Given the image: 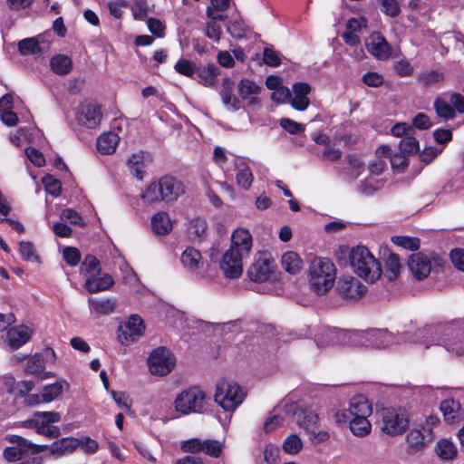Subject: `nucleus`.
Segmentation results:
<instances>
[{
    "label": "nucleus",
    "instance_id": "1",
    "mask_svg": "<svg viewBox=\"0 0 464 464\" xmlns=\"http://www.w3.org/2000/svg\"><path fill=\"white\" fill-rule=\"evenodd\" d=\"M252 248V236L247 229L237 228L231 235L230 247L223 254L219 267L227 278H238L243 272V260Z\"/></svg>",
    "mask_w": 464,
    "mask_h": 464
},
{
    "label": "nucleus",
    "instance_id": "2",
    "mask_svg": "<svg viewBox=\"0 0 464 464\" xmlns=\"http://www.w3.org/2000/svg\"><path fill=\"white\" fill-rule=\"evenodd\" d=\"M419 337L423 338L425 347L429 348V342L441 344L448 352L460 355L464 350V329L460 325L446 324L427 326L417 332Z\"/></svg>",
    "mask_w": 464,
    "mask_h": 464
},
{
    "label": "nucleus",
    "instance_id": "3",
    "mask_svg": "<svg viewBox=\"0 0 464 464\" xmlns=\"http://www.w3.org/2000/svg\"><path fill=\"white\" fill-rule=\"evenodd\" d=\"M183 183L173 176L166 175L150 183L141 198L144 203L154 205L160 202L171 203L184 193Z\"/></svg>",
    "mask_w": 464,
    "mask_h": 464
},
{
    "label": "nucleus",
    "instance_id": "4",
    "mask_svg": "<svg viewBox=\"0 0 464 464\" xmlns=\"http://www.w3.org/2000/svg\"><path fill=\"white\" fill-rule=\"evenodd\" d=\"M336 278L334 264L326 257H314L309 266V283L317 295L326 294Z\"/></svg>",
    "mask_w": 464,
    "mask_h": 464
},
{
    "label": "nucleus",
    "instance_id": "5",
    "mask_svg": "<svg viewBox=\"0 0 464 464\" xmlns=\"http://www.w3.org/2000/svg\"><path fill=\"white\" fill-rule=\"evenodd\" d=\"M350 261L355 274L367 282L373 283L382 275L381 263L365 246H357L351 250Z\"/></svg>",
    "mask_w": 464,
    "mask_h": 464
},
{
    "label": "nucleus",
    "instance_id": "6",
    "mask_svg": "<svg viewBox=\"0 0 464 464\" xmlns=\"http://www.w3.org/2000/svg\"><path fill=\"white\" fill-rule=\"evenodd\" d=\"M207 401L206 392L198 386H191L177 394L173 406L181 415L203 413L206 411Z\"/></svg>",
    "mask_w": 464,
    "mask_h": 464
},
{
    "label": "nucleus",
    "instance_id": "7",
    "mask_svg": "<svg viewBox=\"0 0 464 464\" xmlns=\"http://www.w3.org/2000/svg\"><path fill=\"white\" fill-rule=\"evenodd\" d=\"M380 428L390 436L404 433L410 425L407 411L401 408H383L379 411Z\"/></svg>",
    "mask_w": 464,
    "mask_h": 464
},
{
    "label": "nucleus",
    "instance_id": "8",
    "mask_svg": "<svg viewBox=\"0 0 464 464\" xmlns=\"http://www.w3.org/2000/svg\"><path fill=\"white\" fill-rule=\"evenodd\" d=\"M245 392L235 382L222 381L217 384L215 401L226 411H234L244 401Z\"/></svg>",
    "mask_w": 464,
    "mask_h": 464
},
{
    "label": "nucleus",
    "instance_id": "9",
    "mask_svg": "<svg viewBox=\"0 0 464 464\" xmlns=\"http://www.w3.org/2000/svg\"><path fill=\"white\" fill-rule=\"evenodd\" d=\"M5 440L13 444L4 450V458L9 462L21 459L24 456L38 454L48 449L47 445H38L18 435L8 434Z\"/></svg>",
    "mask_w": 464,
    "mask_h": 464
},
{
    "label": "nucleus",
    "instance_id": "10",
    "mask_svg": "<svg viewBox=\"0 0 464 464\" xmlns=\"http://www.w3.org/2000/svg\"><path fill=\"white\" fill-rule=\"evenodd\" d=\"M372 413V408L365 396L358 394L349 401L347 409L338 410L334 414V421L338 426L347 424L353 418L369 417Z\"/></svg>",
    "mask_w": 464,
    "mask_h": 464
},
{
    "label": "nucleus",
    "instance_id": "11",
    "mask_svg": "<svg viewBox=\"0 0 464 464\" xmlns=\"http://www.w3.org/2000/svg\"><path fill=\"white\" fill-rule=\"evenodd\" d=\"M175 363V358L172 356L171 353L164 347L154 349L148 359L150 372L157 376L168 375L174 368Z\"/></svg>",
    "mask_w": 464,
    "mask_h": 464
},
{
    "label": "nucleus",
    "instance_id": "12",
    "mask_svg": "<svg viewBox=\"0 0 464 464\" xmlns=\"http://www.w3.org/2000/svg\"><path fill=\"white\" fill-rule=\"evenodd\" d=\"M276 267L275 261L268 253H260L249 266L247 276L254 282H266L274 276Z\"/></svg>",
    "mask_w": 464,
    "mask_h": 464
},
{
    "label": "nucleus",
    "instance_id": "13",
    "mask_svg": "<svg viewBox=\"0 0 464 464\" xmlns=\"http://www.w3.org/2000/svg\"><path fill=\"white\" fill-rule=\"evenodd\" d=\"M181 450L192 454L205 453L212 458H218L222 452V445L215 440H200L198 438L187 440L182 442Z\"/></svg>",
    "mask_w": 464,
    "mask_h": 464
},
{
    "label": "nucleus",
    "instance_id": "14",
    "mask_svg": "<svg viewBox=\"0 0 464 464\" xmlns=\"http://www.w3.org/2000/svg\"><path fill=\"white\" fill-rule=\"evenodd\" d=\"M101 106L96 102H85L78 107L75 114L77 122L89 129L96 128L102 121Z\"/></svg>",
    "mask_w": 464,
    "mask_h": 464
},
{
    "label": "nucleus",
    "instance_id": "15",
    "mask_svg": "<svg viewBox=\"0 0 464 464\" xmlns=\"http://www.w3.org/2000/svg\"><path fill=\"white\" fill-rule=\"evenodd\" d=\"M369 343L370 349H385L394 344L406 342V334L393 335L386 330L382 329H370Z\"/></svg>",
    "mask_w": 464,
    "mask_h": 464
},
{
    "label": "nucleus",
    "instance_id": "16",
    "mask_svg": "<svg viewBox=\"0 0 464 464\" xmlns=\"http://www.w3.org/2000/svg\"><path fill=\"white\" fill-rule=\"evenodd\" d=\"M145 326L141 318L133 314L130 316L125 325L120 328L118 339L122 344L128 345L137 341L143 334Z\"/></svg>",
    "mask_w": 464,
    "mask_h": 464
},
{
    "label": "nucleus",
    "instance_id": "17",
    "mask_svg": "<svg viewBox=\"0 0 464 464\" xmlns=\"http://www.w3.org/2000/svg\"><path fill=\"white\" fill-rule=\"evenodd\" d=\"M347 331L336 328L323 327L316 334L315 341L319 348L334 345L346 346Z\"/></svg>",
    "mask_w": 464,
    "mask_h": 464
},
{
    "label": "nucleus",
    "instance_id": "18",
    "mask_svg": "<svg viewBox=\"0 0 464 464\" xmlns=\"http://www.w3.org/2000/svg\"><path fill=\"white\" fill-rule=\"evenodd\" d=\"M367 51L378 60H386L391 54V47L386 39L378 33L372 34L366 40Z\"/></svg>",
    "mask_w": 464,
    "mask_h": 464
},
{
    "label": "nucleus",
    "instance_id": "19",
    "mask_svg": "<svg viewBox=\"0 0 464 464\" xmlns=\"http://www.w3.org/2000/svg\"><path fill=\"white\" fill-rule=\"evenodd\" d=\"M408 266L417 280L426 278L431 269L429 258L421 253L411 254L408 261Z\"/></svg>",
    "mask_w": 464,
    "mask_h": 464
},
{
    "label": "nucleus",
    "instance_id": "20",
    "mask_svg": "<svg viewBox=\"0 0 464 464\" xmlns=\"http://www.w3.org/2000/svg\"><path fill=\"white\" fill-rule=\"evenodd\" d=\"M337 289L343 297L349 299L359 298L365 291L364 285H362L359 280L352 276L341 278L338 281Z\"/></svg>",
    "mask_w": 464,
    "mask_h": 464
},
{
    "label": "nucleus",
    "instance_id": "21",
    "mask_svg": "<svg viewBox=\"0 0 464 464\" xmlns=\"http://www.w3.org/2000/svg\"><path fill=\"white\" fill-rule=\"evenodd\" d=\"M311 88L308 83L297 82L293 86L294 97L290 99L291 105L297 111H304L309 105L307 94Z\"/></svg>",
    "mask_w": 464,
    "mask_h": 464
},
{
    "label": "nucleus",
    "instance_id": "22",
    "mask_svg": "<svg viewBox=\"0 0 464 464\" xmlns=\"http://www.w3.org/2000/svg\"><path fill=\"white\" fill-rule=\"evenodd\" d=\"M432 440V434L430 430H425L422 428V430L420 429H412L406 437V441L411 449L415 450H422L427 442Z\"/></svg>",
    "mask_w": 464,
    "mask_h": 464
},
{
    "label": "nucleus",
    "instance_id": "23",
    "mask_svg": "<svg viewBox=\"0 0 464 464\" xmlns=\"http://www.w3.org/2000/svg\"><path fill=\"white\" fill-rule=\"evenodd\" d=\"M32 334V330L25 325L11 328L7 333L10 346L18 349L30 340Z\"/></svg>",
    "mask_w": 464,
    "mask_h": 464
},
{
    "label": "nucleus",
    "instance_id": "24",
    "mask_svg": "<svg viewBox=\"0 0 464 464\" xmlns=\"http://www.w3.org/2000/svg\"><path fill=\"white\" fill-rule=\"evenodd\" d=\"M88 304L91 313L97 315L110 314L115 310L117 304L113 298H90Z\"/></svg>",
    "mask_w": 464,
    "mask_h": 464
},
{
    "label": "nucleus",
    "instance_id": "25",
    "mask_svg": "<svg viewBox=\"0 0 464 464\" xmlns=\"http://www.w3.org/2000/svg\"><path fill=\"white\" fill-rule=\"evenodd\" d=\"M180 262L184 268L189 272L197 271L202 266L200 252L194 247H187L180 256Z\"/></svg>",
    "mask_w": 464,
    "mask_h": 464
},
{
    "label": "nucleus",
    "instance_id": "26",
    "mask_svg": "<svg viewBox=\"0 0 464 464\" xmlns=\"http://www.w3.org/2000/svg\"><path fill=\"white\" fill-rule=\"evenodd\" d=\"M113 284L114 281L109 274L100 277L91 276L85 281V288L89 293H97L109 289Z\"/></svg>",
    "mask_w": 464,
    "mask_h": 464
},
{
    "label": "nucleus",
    "instance_id": "27",
    "mask_svg": "<svg viewBox=\"0 0 464 464\" xmlns=\"http://www.w3.org/2000/svg\"><path fill=\"white\" fill-rule=\"evenodd\" d=\"M440 411L448 423L459 421L461 419L460 404L453 399H448L440 403Z\"/></svg>",
    "mask_w": 464,
    "mask_h": 464
},
{
    "label": "nucleus",
    "instance_id": "28",
    "mask_svg": "<svg viewBox=\"0 0 464 464\" xmlns=\"http://www.w3.org/2000/svg\"><path fill=\"white\" fill-rule=\"evenodd\" d=\"M78 447H80L79 440L75 438H63L54 441L50 447V451L53 455L63 456L72 453Z\"/></svg>",
    "mask_w": 464,
    "mask_h": 464
},
{
    "label": "nucleus",
    "instance_id": "29",
    "mask_svg": "<svg viewBox=\"0 0 464 464\" xmlns=\"http://www.w3.org/2000/svg\"><path fill=\"white\" fill-rule=\"evenodd\" d=\"M120 138L114 132H105L97 140V150L102 154H111L115 151Z\"/></svg>",
    "mask_w": 464,
    "mask_h": 464
},
{
    "label": "nucleus",
    "instance_id": "30",
    "mask_svg": "<svg viewBox=\"0 0 464 464\" xmlns=\"http://www.w3.org/2000/svg\"><path fill=\"white\" fill-rule=\"evenodd\" d=\"M235 170L237 185L244 189H248L254 179L249 166L241 160L235 163Z\"/></svg>",
    "mask_w": 464,
    "mask_h": 464
},
{
    "label": "nucleus",
    "instance_id": "31",
    "mask_svg": "<svg viewBox=\"0 0 464 464\" xmlns=\"http://www.w3.org/2000/svg\"><path fill=\"white\" fill-rule=\"evenodd\" d=\"M369 417L353 418L349 420L350 431L358 438H363L368 436L372 431V424L368 420Z\"/></svg>",
    "mask_w": 464,
    "mask_h": 464
},
{
    "label": "nucleus",
    "instance_id": "32",
    "mask_svg": "<svg viewBox=\"0 0 464 464\" xmlns=\"http://www.w3.org/2000/svg\"><path fill=\"white\" fill-rule=\"evenodd\" d=\"M151 227L158 235H166L172 229V223L168 213L160 211L151 218Z\"/></svg>",
    "mask_w": 464,
    "mask_h": 464
},
{
    "label": "nucleus",
    "instance_id": "33",
    "mask_svg": "<svg viewBox=\"0 0 464 464\" xmlns=\"http://www.w3.org/2000/svg\"><path fill=\"white\" fill-rule=\"evenodd\" d=\"M260 92V87L257 86L254 82L244 79L239 82L238 85V94L242 99H248L249 103L251 104H258V99L254 96Z\"/></svg>",
    "mask_w": 464,
    "mask_h": 464
},
{
    "label": "nucleus",
    "instance_id": "34",
    "mask_svg": "<svg viewBox=\"0 0 464 464\" xmlns=\"http://www.w3.org/2000/svg\"><path fill=\"white\" fill-rule=\"evenodd\" d=\"M346 346L370 349L368 330L347 331Z\"/></svg>",
    "mask_w": 464,
    "mask_h": 464
},
{
    "label": "nucleus",
    "instance_id": "35",
    "mask_svg": "<svg viewBox=\"0 0 464 464\" xmlns=\"http://www.w3.org/2000/svg\"><path fill=\"white\" fill-rule=\"evenodd\" d=\"M50 65L53 72L56 74L66 75L72 69V61L67 55L57 54L51 59Z\"/></svg>",
    "mask_w": 464,
    "mask_h": 464
},
{
    "label": "nucleus",
    "instance_id": "36",
    "mask_svg": "<svg viewBox=\"0 0 464 464\" xmlns=\"http://www.w3.org/2000/svg\"><path fill=\"white\" fill-rule=\"evenodd\" d=\"M37 425H35V430L38 434H43L45 428L50 424L60 421L61 414L55 411H37Z\"/></svg>",
    "mask_w": 464,
    "mask_h": 464
},
{
    "label": "nucleus",
    "instance_id": "37",
    "mask_svg": "<svg viewBox=\"0 0 464 464\" xmlns=\"http://www.w3.org/2000/svg\"><path fill=\"white\" fill-rule=\"evenodd\" d=\"M282 266L290 274H297L303 267L301 257L294 251H288L282 256Z\"/></svg>",
    "mask_w": 464,
    "mask_h": 464
},
{
    "label": "nucleus",
    "instance_id": "38",
    "mask_svg": "<svg viewBox=\"0 0 464 464\" xmlns=\"http://www.w3.org/2000/svg\"><path fill=\"white\" fill-rule=\"evenodd\" d=\"M219 73V68L214 63H209L198 71V82L205 86L213 87L215 85V79Z\"/></svg>",
    "mask_w": 464,
    "mask_h": 464
},
{
    "label": "nucleus",
    "instance_id": "39",
    "mask_svg": "<svg viewBox=\"0 0 464 464\" xmlns=\"http://www.w3.org/2000/svg\"><path fill=\"white\" fill-rule=\"evenodd\" d=\"M131 174L138 179H143L145 175L144 154L142 152L132 154L127 162Z\"/></svg>",
    "mask_w": 464,
    "mask_h": 464
},
{
    "label": "nucleus",
    "instance_id": "40",
    "mask_svg": "<svg viewBox=\"0 0 464 464\" xmlns=\"http://www.w3.org/2000/svg\"><path fill=\"white\" fill-rule=\"evenodd\" d=\"M68 387V383L65 381H59L53 384L44 386L41 397L43 402H51L55 400L62 392L64 388Z\"/></svg>",
    "mask_w": 464,
    "mask_h": 464
},
{
    "label": "nucleus",
    "instance_id": "41",
    "mask_svg": "<svg viewBox=\"0 0 464 464\" xmlns=\"http://www.w3.org/2000/svg\"><path fill=\"white\" fill-rule=\"evenodd\" d=\"M224 90L220 92L222 102L224 105L232 111L238 109V101L236 96L233 95V82L226 78L223 81Z\"/></svg>",
    "mask_w": 464,
    "mask_h": 464
},
{
    "label": "nucleus",
    "instance_id": "42",
    "mask_svg": "<svg viewBox=\"0 0 464 464\" xmlns=\"http://www.w3.org/2000/svg\"><path fill=\"white\" fill-rule=\"evenodd\" d=\"M445 75L443 72L440 70H430L420 72L417 81L424 87L433 86L442 81H444Z\"/></svg>",
    "mask_w": 464,
    "mask_h": 464
},
{
    "label": "nucleus",
    "instance_id": "43",
    "mask_svg": "<svg viewBox=\"0 0 464 464\" xmlns=\"http://www.w3.org/2000/svg\"><path fill=\"white\" fill-rule=\"evenodd\" d=\"M436 453L443 460H451L457 456V448L451 441L440 440L437 443Z\"/></svg>",
    "mask_w": 464,
    "mask_h": 464
},
{
    "label": "nucleus",
    "instance_id": "44",
    "mask_svg": "<svg viewBox=\"0 0 464 464\" xmlns=\"http://www.w3.org/2000/svg\"><path fill=\"white\" fill-rule=\"evenodd\" d=\"M434 109L437 115L445 120L453 119L456 115L455 110L452 107V105L441 98L435 99Z\"/></svg>",
    "mask_w": 464,
    "mask_h": 464
},
{
    "label": "nucleus",
    "instance_id": "45",
    "mask_svg": "<svg viewBox=\"0 0 464 464\" xmlns=\"http://www.w3.org/2000/svg\"><path fill=\"white\" fill-rule=\"evenodd\" d=\"M299 417V419H296V421L300 427L304 428L307 431L314 430L315 424L318 420V415L314 411H301Z\"/></svg>",
    "mask_w": 464,
    "mask_h": 464
},
{
    "label": "nucleus",
    "instance_id": "46",
    "mask_svg": "<svg viewBox=\"0 0 464 464\" xmlns=\"http://www.w3.org/2000/svg\"><path fill=\"white\" fill-rule=\"evenodd\" d=\"M207 223L202 218H195L188 227V235L192 240H200L206 234Z\"/></svg>",
    "mask_w": 464,
    "mask_h": 464
},
{
    "label": "nucleus",
    "instance_id": "47",
    "mask_svg": "<svg viewBox=\"0 0 464 464\" xmlns=\"http://www.w3.org/2000/svg\"><path fill=\"white\" fill-rule=\"evenodd\" d=\"M385 269L386 273H388L389 280H393L397 277L401 270V261L398 255L389 254L385 260Z\"/></svg>",
    "mask_w": 464,
    "mask_h": 464
},
{
    "label": "nucleus",
    "instance_id": "48",
    "mask_svg": "<svg viewBox=\"0 0 464 464\" xmlns=\"http://www.w3.org/2000/svg\"><path fill=\"white\" fill-rule=\"evenodd\" d=\"M18 50L22 55H29L41 52L39 41L35 37L25 38L18 43Z\"/></svg>",
    "mask_w": 464,
    "mask_h": 464
},
{
    "label": "nucleus",
    "instance_id": "49",
    "mask_svg": "<svg viewBox=\"0 0 464 464\" xmlns=\"http://www.w3.org/2000/svg\"><path fill=\"white\" fill-rule=\"evenodd\" d=\"M400 152L409 156L419 150V142L413 134L407 135L399 143Z\"/></svg>",
    "mask_w": 464,
    "mask_h": 464
},
{
    "label": "nucleus",
    "instance_id": "50",
    "mask_svg": "<svg viewBox=\"0 0 464 464\" xmlns=\"http://www.w3.org/2000/svg\"><path fill=\"white\" fill-rule=\"evenodd\" d=\"M44 368V363L40 354H34L28 359L25 365V372L31 374L42 373Z\"/></svg>",
    "mask_w": 464,
    "mask_h": 464
},
{
    "label": "nucleus",
    "instance_id": "51",
    "mask_svg": "<svg viewBox=\"0 0 464 464\" xmlns=\"http://www.w3.org/2000/svg\"><path fill=\"white\" fill-rule=\"evenodd\" d=\"M175 70L177 72L185 75L187 77H191L197 71V65L194 62L187 59H180L175 64Z\"/></svg>",
    "mask_w": 464,
    "mask_h": 464
},
{
    "label": "nucleus",
    "instance_id": "52",
    "mask_svg": "<svg viewBox=\"0 0 464 464\" xmlns=\"http://www.w3.org/2000/svg\"><path fill=\"white\" fill-rule=\"evenodd\" d=\"M303 447L301 439L297 435L288 436L283 444V449L289 454L298 453Z\"/></svg>",
    "mask_w": 464,
    "mask_h": 464
},
{
    "label": "nucleus",
    "instance_id": "53",
    "mask_svg": "<svg viewBox=\"0 0 464 464\" xmlns=\"http://www.w3.org/2000/svg\"><path fill=\"white\" fill-rule=\"evenodd\" d=\"M382 12L390 16L396 17L401 13V6L397 0H379Z\"/></svg>",
    "mask_w": 464,
    "mask_h": 464
},
{
    "label": "nucleus",
    "instance_id": "54",
    "mask_svg": "<svg viewBox=\"0 0 464 464\" xmlns=\"http://www.w3.org/2000/svg\"><path fill=\"white\" fill-rule=\"evenodd\" d=\"M99 270V260L94 256L87 255L81 265V272L82 274H92Z\"/></svg>",
    "mask_w": 464,
    "mask_h": 464
},
{
    "label": "nucleus",
    "instance_id": "55",
    "mask_svg": "<svg viewBox=\"0 0 464 464\" xmlns=\"http://www.w3.org/2000/svg\"><path fill=\"white\" fill-rule=\"evenodd\" d=\"M392 242L405 249L417 250L420 247V241L416 237H394Z\"/></svg>",
    "mask_w": 464,
    "mask_h": 464
},
{
    "label": "nucleus",
    "instance_id": "56",
    "mask_svg": "<svg viewBox=\"0 0 464 464\" xmlns=\"http://www.w3.org/2000/svg\"><path fill=\"white\" fill-rule=\"evenodd\" d=\"M394 72L401 77H409L413 73V66L406 59L396 62L393 65Z\"/></svg>",
    "mask_w": 464,
    "mask_h": 464
},
{
    "label": "nucleus",
    "instance_id": "57",
    "mask_svg": "<svg viewBox=\"0 0 464 464\" xmlns=\"http://www.w3.org/2000/svg\"><path fill=\"white\" fill-rule=\"evenodd\" d=\"M43 183L44 185L45 190L53 195L59 196L62 189V185L60 180L53 178L52 176H46L43 179Z\"/></svg>",
    "mask_w": 464,
    "mask_h": 464
},
{
    "label": "nucleus",
    "instance_id": "58",
    "mask_svg": "<svg viewBox=\"0 0 464 464\" xmlns=\"http://www.w3.org/2000/svg\"><path fill=\"white\" fill-rule=\"evenodd\" d=\"M362 81L369 87L377 88L383 84V76L376 72H368L363 74Z\"/></svg>",
    "mask_w": 464,
    "mask_h": 464
},
{
    "label": "nucleus",
    "instance_id": "59",
    "mask_svg": "<svg viewBox=\"0 0 464 464\" xmlns=\"http://www.w3.org/2000/svg\"><path fill=\"white\" fill-rule=\"evenodd\" d=\"M19 252L23 259L26 261H35L38 259V256L35 254L34 245L31 242H20Z\"/></svg>",
    "mask_w": 464,
    "mask_h": 464
},
{
    "label": "nucleus",
    "instance_id": "60",
    "mask_svg": "<svg viewBox=\"0 0 464 464\" xmlns=\"http://www.w3.org/2000/svg\"><path fill=\"white\" fill-rule=\"evenodd\" d=\"M280 126L290 134H298L304 130V126L288 118L280 120Z\"/></svg>",
    "mask_w": 464,
    "mask_h": 464
},
{
    "label": "nucleus",
    "instance_id": "61",
    "mask_svg": "<svg viewBox=\"0 0 464 464\" xmlns=\"http://www.w3.org/2000/svg\"><path fill=\"white\" fill-rule=\"evenodd\" d=\"M222 29L221 25L216 21H208L206 27V35L215 41L218 42L221 38Z\"/></svg>",
    "mask_w": 464,
    "mask_h": 464
},
{
    "label": "nucleus",
    "instance_id": "62",
    "mask_svg": "<svg viewBox=\"0 0 464 464\" xmlns=\"http://www.w3.org/2000/svg\"><path fill=\"white\" fill-rule=\"evenodd\" d=\"M292 93L290 90L283 85L271 93V99L278 103H285L290 102Z\"/></svg>",
    "mask_w": 464,
    "mask_h": 464
},
{
    "label": "nucleus",
    "instance_id": "63",
    "mask_svg": "<svg viewBox=\"0 0 464 464\" xmlns=\"http://www.w3.org/2000/svg\"><path fill=\"white\" fill-rule=\"evenodd\" d=\"M391 132L393 136L401 138L402 140L407 135L414 134V129L407 123L400 122L392 128Z\"/></svg>",
    "mask_w": 464,
    "mask_h": 464
},
{
    "label": "nucleus",
    "instance_id": "64",
    "mask_svg": "<svg viewBox=\"0 0 464 464\" xmlns=\"http://www.w3.org/2000/svg\"><path fill=\"white\" fill-rule=\"evenodd\" d=\"M64 260L70 266H76L80 262L81 254L80 251L72 246L65 247L63 252Z\"/></svg>",
    "mask_w": 464,
    "mask_h": 464
}]
</instances>
